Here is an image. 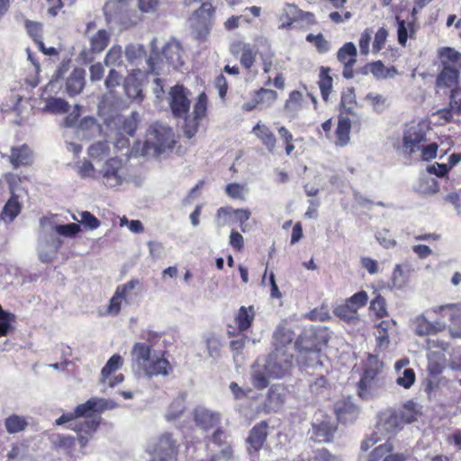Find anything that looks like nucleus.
<instances>
[{
	"mask_svg": "<svg viewBox=\"0 0 461 461\" xmlns=\"http://www.w3.org/2000/svg\"><path fill=\"white\" fill-rule=\"evenodd\" d=\"M115 405H77L74 411L63 413L55 420L58 426L64 425L84 417V421H78L75 426L68 425L67 428L77 433V439L81 448L87 446L101 424L100 412L112 409Z\"/></svg>",
	"mask_w": 461,
	"mask_h": 461,
	"instance_id": "obj_1",
	"label": "nucleus"
},
{
	"mask_svg": "<svg viewBox=\"0 0 461 461\" xmlns=\"http://www.w3.org/2000/svg\"><path fill=\"white\" fill-rule=\"evenodd\" d=\"M131 359L139 372L148 377L168 375L172 367L162 355L152 354L151 347L146 343L137 342L131 349Z\"/></svg>",
	"mask_w": 461,
	"mask_h": 461,
	"instance_id": "obj_2",
	"label": "nucleus"
},
{
	"mask_svg": "<svg viewBox=\"0 0 461 461\" xmlns=\"http://www.w3.org/2000/svg\"><path fill=\"white\" fill-rule=\"evenodd\" d=\"M99 182L108 188H117L133 180L131 166L119 157L105 159L98 166Z\"/></svg>",
	"mask_w": 461,
	"mask_h": 461,
	"instance_id": "obj_3",
	"label": "nucleus"
},
{
	"mask_svg": "<svg viewBox=\"0 0 461 461\" xmlns=\"http://www.w3.org/2000/svg\"><path fill=\"white\" fill-rule=\"evenodd\" d=\"M155 44L156 40L154 39L151 41L152 50L149 59L147 60L149 68L152 73L158 75L160 71L165 70L166 67L178 68L184 65L185 52L178 41L175 40L168 41L163 48L161 59L154 50Z\"/></svg>",
	"mask_w": 461,
	"mask_h": 461,
	"instance_id": "obj_4",
	"label": "nucleus"
},
{
	"mask_svg": "<svg viewBox=\"0 0 461 461\" xmlns=\"http://www.w3.org/2000/svg\"><path fill=\"white\" fill-rule=\"evenodd\" d=\"M174 144L175 139L171 128L156 122L147 131L144 151L147 155L158 157L172 149Z\"/></svg>",
	"mask_w": 461,
	"mask_h": 461,
	"instance_id": "obj_5",
	"label": "nucleus"
},
{
	"mask_svg": "<svg viewBox=\"0 0 461 461\" xmlns=\"http://www.w3.org/2000/svg\"><path fill=\"white\" fill-rule=\"evenodd\" d=\"M338 430V422L325 411L319 409L312 423L311 439L318 443H330Z\"/></svg>",
	"mask_w": 461,
	"mask_h": 461,
	"instance_id": "obj_6",
	"label": "nucleus"
},
{
	"mask_svg": "<svg viewBox=\"0 0 461 461\" xmlns=\"http://www.w3.org/2000/svg\"><path fill=\"white\" fill-rule=\"evenodd\" d=\"M178 447L173 434L165 432L149 447V461H176L179 452Z\"/></svg>",
	"mask_w": 461,
	"mask_h": 461,
	"instance_id": "obj_7",
	"label": "nucleus"
},
{
	"mask_svg": "<svg viewBox=\"0 0 461 461\" xmlns=\"http://www.w3.org/2000/svg\"><path fill=\"white\" fill-rule=\"evenodd\" d=\"M429 130V123L427 120L411 122L407 125L403 133L402 148L405 152L412 154L420 150L422 142L426 141V135Z\"/></svg>",
	"mask_w": 461,
	"mask_h": 461,
	"instance_id": "obj_8",
	"label": "nucleus"
},
{
	"mask_svg": "<svg viewBox=\"0 0 461 461\" xmlns=\"http://www.w3.org/2000/svg\"><path fill=\"white\" fill-rule=\"evenodd\" d=\"M214 8L210 3H203L190 19L192 32L196 39L203 41L208 36L212 25Z\"/></svg>",
	"mask_w": 461,
	"mask_h": 461,
	"instance_id": "obj_9",
	"label": "nucleus"
},
{
	"mask_svg": "<svg viewBox=\"0 0 461 461\" xmlns=\"http://www.w3.org/2000/svg\"><path fill=\"white\" fill-rule=\"evenodd\" d=\"M293 366L292 352L273 351L266 360L264 368L268 376L280 378L287 375Z\"/></svg>",
	"mask_w": 461,
	"mask_h": 461,
	"instance_id": "obj_10",
	"label": "nucleus"
},
{
	"mask_svg": "<svg viewBox=\"0 0 461 461\" xmlns=\"http://www.w3.org/2000/svg\"><path fill=\"white\" fill-rule=\"evenodd\" d=\"M140 121V116L137 112H132L129 116L122 117L115 116L113 119L106 121V126L110 130L111 133L116 131L117 135H122L123 133L132 136L138 127Z\"/></svg>",
	"mask_w": 461,
	"mask_h": 461,
	"instance_id": "obj_11",
	"label": "nucleus"
},
{
	"mask_svg": "<svg viewBox=\"0 0 461 461\" xmlns=\"http://www.w3.org/2000/svg\"><path fill=\"white\" fill-rule=\"evenodd\" d=\"M190 91L183 86H175L169 92V104L172 113L176 117L186 115L190 109Z\"/></svg>",
	"mask_w": 461,
	"mask_h": 461,
	"instance_id": "obj_12",
	"label": "nucleus"
},
{
	"mask_svg": "<svg viewBox=\"0 0 461 461\" xmlns=\"http://www.w3.org/2000/svg\"><path fill=\"white\" fill-rule=\"evenodd\" d=\"M123 365V358L119 354L113 355L101 370L100 382L109 387H114L122 383L124 376L122 374L112 376Z\"/></svg>",
	"mask_w": 461,
	"mask_h": 461,
	"instance_id": "obj_13",
	"label": "nucleus"
},
{
	"mask_svg": "<svg viewBox=\"0 0 461 461\" xmlns=\"http://www.w3.org/2000/svg\"><path fill=\"white\" fill-rule=\"evenodd\" d=\"M267 436L268 423L266 420H262L255 424L249 430V436L246 439L249 454H258L265 445Z\"/></svg>",
	"mask_w": 461,
	"mask_h": 461,
	"instance_id": "obj_14",
	"label": "nucleus"
},
{
	"mask_svg": "<svg viewBox=\"0 0 461 461\" xmlns=\"http://www.w3.org/2000/svg\"><path fill=\"white\" fill-rule=\"evenodd\" d=\"M230 49L234 55L240 53V64L248 72H251L253 74L252 77H254L257 74V71L253 70L252 68L256 61V56L258 53L257 48L252 46L250 43L236 41L230 45Z\"/></svg>",
	"mask_w": 461,
	"mask_h": 461,
	"instance_id": "obj_15",
	"label": "nucleus"
},
{
	"mask_svg": "<svg viewBox=\"0 0 461 461\" xmlns=\"http://www.w3.org/2000/svg\"><path fill=\"white\" fill-rule=\"evenodd\" d=\"M380 384L376 377V372L373 369L366 370L359 383L357 393L362 401H371L379 393Z\"/></svg>",
	"mask_w": 461,
	"mask_h": 461,
	"instance_id": "obj_16",
	"label": "nucleus"
},
{
	"mask_svg": "<svg viewBox=\"0 0 461 461\" xmlns=\"http://www.w3.org/2000/svg\"><path fill=\"white\" fill-rule=\"evenodd\" d=\"M309 98L314 104H316V98L314 96L310 95L304 96L299 91L291 92L285 104V115L290 120L294 119L298 115L299 112L306 106Z\"/></svg>",
	"mask_w": 461,
	"mask_h": 461,
	"instance_id": "obj_17",
	"label": "nucleus"
},
{
	"mask_svg": "<svg viewBox=\"0 0 461 461\" xmlns=\"http://www.w3.org/2000/svg\"><path fill=\"white\" fill-rule=\"evenodd\" d=\"M61 243L59 239L52 236L50 238H41L37 248L39 259L43 263L52 262L57 256Z\"/></svg>",
	"mask_w": 461,
	"mask_h": 461,
	"instance_id": "obj_18",
	"label": "nucleus"
},
{
	"mask_svg": "<svg viewBox=\"0 0 461 461\" xmlns=\"http://www.w3.org/2000/svg\"><path fill=\"white\" fill-rule=\"evenodd\" d=\"M294 332L284 325H278L273 334L274 351L292 352Z\"/></svg>",
	"mask_w": 461,
	"mask_h": 461,
	"instance_id": "obj_19",
	"label": "nucleus"
},
{
	"mask_svg": "<svg viewBox=\"0 0 461 461\" xmlns=\"http://www.w3.org/2000/svg\"><path fill=\"white\" fill-rule=\"evenodd\" d=\"M403 425L400 414L395 411H388L380 414L376 428L381 432L384 431L387 434H394L400 430Z\"/></svg>",
	"mask_w": 461,
	"mask_h": 461,
	"instance_id": "obj_20",
	"label": "nucleus"
},
{
	"mask_svg": "<svg viewBox=\"0 0 461 461\" xmlns=\"http://www.w3.org/2000/svg\"><path fill=\"white\" fill-rule=\"evenodd\" d=\"M413 330L417 336L434 335L445 330V323L431 322L424 315H419L412 321Z\"/></svg>",
	"mask_w": 461,
	"mask_h": 461,
	"instance_id": "obj_21",
	"label": "nucleus"
},
{
	"mask_svg": "<svg viewBox=\"0 0 461 461\" xmlns=\"http://www.w3.org/2000/svg\"><path fill=\"white\" fill-rule=\"evenodd\" d=\"M393 445L390 443L381 444L375 447L368 457V461H405L406 456L402 453H392Z\"/></svg>",
	"mask_w": 461,
	"mask_h": 461,
	"instance_id": "obj_22",
	"label": "nucleus"
},
{
	"mask_svg": "<svg viewBox=\"0 0 461 461\" xmlns=\"http://www.w3.org/2000/svg\"><path fill=\"white\" fill-rule=\"evenodd\" d=\"M8 158L12 166L17 168L19 167L31 165L33 160V155L29 146L23 144L13 147Z\"/></svg>",
	"mask_w": 461,
	"mask_h": 461,
	"instance_id": "obj_23",
	"label": "nucleus"
},
{
	"mask_svg": "<svg viewBox=\"0 0 461 461\" xmlns=\"http://www.w3.org/2000/svg\"><path fill=\"white\" fill-rule=\"evenodd\" d=\"M212 441L218 447H221V452L218 455H212L208 461H218L221 457L230 460L233 456L232 447L227 441L226 433L221 429H216L212 435Z\"/></svg>",
	"mask_w": 461,
	"mask_h": 461,
	"instance_id": "obj_24",
	"label": "nucleus"
},
{
	"mask_svg": "<svg viewBox=\"0 0 461 461\" xmlns=\"http://www.w3.org/2000/svg\"><path fill=\"white\" fill-rule=\"evenodd\" d=\"M142 77L143 73L140 70H137L126 77L124 89L129 98L142 100V88L139 80V77Z\"/></svg>",
	"mask_w": 461,
	"mask_h": 461,
	"instance_id": "obj_25",
	"label": "nucleus"
},
{
	"mask_svg": "<svg viewBox=\"0 0 461 461\" xmlns=\"http://www.w3.org/2000/svg\"><path fill=\"white\" fill-rule=\"evenodd\" d=\"M41 226L42 228L50 227L59 235L68 238L75 237L80 231V226L77 223L54 225L51 221L46 217L41 219Z\"/></svg>",
	"mask_w": 461,
	"mask_h": 461,
	"instance_id": "obj_26",
	"label": "nucleus"
},
{
	"mask_svg": "<svg viewBox=\"0 0 461 461\" xmlns=\"http://www.w3.org/2000/svg\"><path fill=\"white\" fill-rule=\"evenodd\" d=\"M459 71L454 67H442V70L437 77V86L439 87L457 86Z\"/></svg>",
	"mask_w": 461,
	"mask_h": 461,
	"instance_id": "obj_27",
	"label": "nucleus"
},
{
	"mask_svg": "<svg viewBox=\"0 0 461 461\" xmlns=\"http://www.w3.org/2000/svg\"><path fill=\"white\" fill-rule=\"evenodd\" d=\"M252 132L261 140L269 152L275 150L276 138L267 126L258 122L253 127Z\"/></svg>",
	"mask_w": 461,
	"mask_h": 461,
	"instance_id": "obj_28",
	"label": "nucleus"
},
{
	"mask_svg": "<svg viewBox=\"0 0 461 461\" xmlns=\"http://www.w3.org/2000/svg\"><path fill=\"white\" fill-rule=\"evenodd\" d=\"M110 146L107 140L95 141L87 148L88 157L95 163L104 161L109 158Z\"/></svg>",
	"mask_w": 461,
	"mask_h": 461,
	"instance_id": "obj_29",
	"label": "nucleus"
},
{
	"mask_svg": "<svg viewBox=\"0 0 461 461\" xmlns=\"http://www.w3.org/2000/svg\"><path fill=\"white\" fill-rule=\"evenodd\" d=\"M256 315L254 306H241L235 317V322L240 331H245L250 328Z\"/></svg>",
	"mask_w": 461,
	"mask_h": 461,
	"instance_id": "obj_30",
	"label": "nucleus"
},
{
	"mask_svg": "<svg viewBox=\"0 0 461 461\" xmlns=\"http://www.w3.org/2000/svg\"><path fill=\"white\" fill-rule=\"evenodd\" d=\"M85 85L84 71L75 69L67 79L66 89L69 95L79 94Z\"/></svg>",
	"mask_w": 461,
	"mask_h": 461,
	"instance_id": "obj_31",
	"label": "nucleus"
},
{
	"mask_svg": "<svg viewBox=\"0 0 461 461\" xmlns=\"http://www.w3.org/2000/svg\"><path fill=\"white\" fill-rule=\"evenodd\" d=\"M395 324V321H383L376 326L375 339L379 350L383 351L388 348L390 344L388 330Z\"/></svg>",
	"mask_w": 461,
	"mask_h": 461,
	"instance_id": "obj_32",
	"label": "nucleus"
},
{
	"mask_svg": "<svg viewBox=\"0 0 461 461\" xmlns=\"http://www.w3.org/2000/svg\"><path fill=\"white\" fill-rule=\"evenodd\" d=\"M336 414L335 420L342 424L353 423L358 416L357 405H342L333 411Z\"/></svg>",
	"mask_w": 461,
	"mask_h": 461,
	"instance_id": "obj_33",
	"label": "nucleus"
},
{
	"mask_svg": "<svg viewBox=\"0 0 461 461\" xmlns=\"http://www.w3.org/2000/svg\"><path fill=\"white\" fill-rule=\"evenodd\" d=\"M357 48L352 42L344 44L337 53L338 60L346 68H352L356 63Z\"/></svg>",
	"mask_w": 461,
	"mask_h": 461,
	"instance_id": "obj_34",
	"label": "nucleus"
},
{
	"mask_svg": "<svg viewBox=\"0 0 461 461\" xmlns=\"http://www.w3.org/2000/svg\"><path fill=\"white\" fill-rule=\"evenodd\" d=\"M351 122L347 117H339L336 129V145L346 146L350 140Z\"/></svg>",
	"mask_w": 461,
	"mask_h": 461,
	"instance_id": "obj_35",
	"label": "nucleus"
},
{
	"mask_svg": "<svg viewBox=\"0 0 461 461\" xmlns=\"http://www.w3.org/2000/svg\"><path fill=\"white\" fill-rule=\"evenodd\" d=\"M438 56L442 67H454L461 66V53L455 49L449 47H443L438 50Z\"/></svg>",
	"mask_w": 461,
	"mask_h": 461,
	"instance_id": "obj_36",
	"label": "nucleus"
},
{
	"mask_svg": "<svg viewBox=\"0 0 461 461\" xmlns=\"http://www.w3.org/2000/svg\"><path fill=\"white\" fill-rule=\"evenodd\" d=\"M194 420L197 425L207 429L219 422V417L205 409L196 408L194 411Z\"/></svg>",
	"mask_w": 461,
	"mask_h": 461,
	"instance_id": "obj_37",
	"label": "nucleus"
},
{
	"mask_svg": "<svg viewBox=\"0 0 461 461\" xmlns=\"http://www.w3.org/2000/svg\"><path fill=\"white\" fill-rule=\"evenodd\" d=\"M300 14L301 10L295 5L286 4L280 16V21H282L281 28H290L294 22L299 21Z\"/></svg>",
	"mask_w": 461,
	"mask_h": 461,
	"instance_id": "obj_38",
	"label": "nucleus"
},
{
	"mask_svg": "<svg viewBox=\"0 0 461 461\" xmlns=\"http://www.w3.org/2000/svg\"><path fill=\"white\" fill-rule=\"evenodd\" d=\"M76 171L81 178H92L99 180L98 167L87 159H83L76 164Z\"/></svg>",
	"mask_w": 461,
	"mask_h": 461,
	"instance_id": "obj_39",
	"label": "nucleus"
},
{
	"mask_svg": "<svg viewBox=\"0 0 461 461\" xmlns=\"http://www.w3.org/2000/svg\"><path fill=\"white\" fill-rule=\"evenodd\" d=\"M432 311L448 315L453 323L461 321V303L440 305L433 308Z\"/></svg>",
	"mask_w": 461,
	"mask_h": 461,
	"instance_id": "obj_40",
	"label": "nucleus"
},
{
	"mask_svg": "<svg viewBox=\"0 0 461 461\" xmlns=\"http://www.w3.org/2000/svg\"><path fill=\"white\" fill-rule=\"evenodd\" d=\"M5 425L8 433L14 434L24 430L28 422L24 417L13 414L5 419Z\"/></svg>",
	"mask_w": 461,
	"mask_h": 461,
	"instance_id": "obj_41",
	"label": "nucleus"
},
{
	"mask_svg": "<svg viewBox=\"0 0 461 461\" xmlns=\"http://www.w3.org/2000/svg\"><path fill=\"white\" fill-rule=\"evenodd\" d=\"M330 72L329 68H321L320 71L319 86L324 101H328L332 89V77L330 76Z\"/></svg>",
	"mask_w": 461,
	"mask_h": 461,
	"instance_id": "obj_42",
	"label": "nucleus"
},
{
	"mask_svg": "<svg viewBox=\"0 0 461 461\" xmlns=\"http://www.w3.org/2000/svg\"><path fill=\"white\" fill-rule=\"evenodd\" d=\"M312 336V331H306L302 334L295 342V347L298 348L300 352L305 351L309 353H312L313 355H317L320 348L317 344L314 342L308 341L309 339Z\"/></svg>",
	"mask_w": 461,
	"mask_h": 461,
	"instance_id": "obj_43",
	"label": "nucleus"
},
{
	"mask_svg": "<svg viewBox=\"0 0 461 461\" xmlns=\"http://www.w3.org/2000/svg\"><path fill=\"white\" fill-rule=\"evenodd\" d=\"M50 441L53 447L56 449L71 450L75 447L76 438L70 435L54 434Z\"/></svg>",
	"mask_w": 461,
	"mask_h": 461,
	"instance_id": "obj_44",
	"label": "nucleus"
},
{
	"mask_svg": "<svg viewBox=\"0 0 461 461\" xmlns=\"http://www.w3.org/2000/svg\"><path fill=\"white\" fill-rule=\"evenodd\" d=\"M20 203L16 197L12 196L5 205L1 213V218L4 221H12L20 213Z\"/></svg>",
	"mask_w": 461,
	"mask_h": 461,
	"instance_id": "obj_45",
	"label": "nucleus"
},
{
	"mask_svg": "<svg viewBox=\"0 0 461 461\" xmlns=\"http://www.w3.org/2000/svg\"><path fill=\"white\" fill-rule=\"evenodd\" d=\"M109 40L110 37L108 32L105 30H99L90 39L92 51L95 53L103 51L106 48Z\"/></svg>",
	"mask_w": 461,
	"mask_h": 461,
	"instance_id": "obj_46",
	"label": "nucleus"
},
{
	"mask_svg": "<svg viewBox=\"0 0 461 461\" xmlns=\"http://www.w3.org/2000/svg\"><path fill=\"white\" fill-rule=\"evenodd\" d=\"M68 108L69 104L64 99L51 97L46 100L43 110L51 113H65Z\"/></svg>",
	"mask_w": 461,
	"mask_h": 461,
	"instance_id": "obj_47",
	"label": "nucleus"
},
{
	"mask_svg": "<svg viewBox=\"0 0 461 461\" xmlns=\"http://www.w3.org/2000/svg\"><path fill=\"white\" fill-rule=\"evenodd\" d=\"M140 285L138 279H131L123 285H120L115 289L117 294L126 304L131 303V293Z\"/></svg>",
	"mask_w": 461,
	"mask_h": 461,
	"instance_id": "obj_48",
	"label": "nucleus"
},
{
	"mask_svg": "<svg viewBox=\"0 0 461 461\" xmlns=\"http://www.w3.org/2000/svg\"><path fill=\"white\" fill-rule=\"evenodd\" d=\"M255 97L258 104L270 106L277 99V93L272 89L260 88L255 92Z\"/></svg>",
	"mask_w": 461,
	"mask_h": 461,
	"instance_id": "obj_49",
	"label": "nucleus"
},
{
	"mask_svg": "<svg viewBox=\"0 0 461 461\" xmlns=\"http://www.w3.org/2000/svg\"><path fill=\"white\" fill-rule=\"evenodd\" d=\"M122 50L119 45H113L106 53L104 58V64L107 67L121 66L122 64Z\"/></svg>",
	"mask_w": 461,
	"mask_h": 461,
	"instance_id": "obj_50",
	"label": "nucleus"
},
{
	"mask_svg": "<svg viewBox=\"0 0 461 461\" xmlns=\"http://www.w3.org/2000/svg\"><path fill=\"white\" fill-rule=\"evenodd\" d=\"M201 121V119L195 118L192 114L186 115L183 125L184 135L192 139L196 134Z\"/></svg>",
	"mask_w": 461,
	"mask_h": 461,
	"instance_id": "obj_51",
	"label": "nucleus"
},
{
	"mask_svg": "<svg viewBox=\"0 0 461 461\" xmlns=\"http://www.w3.org/2000/svg\"><path fill=\"white\" fill-rule=\"evenodd\" d=\"M416 188L422 194H435L438 191V185L434 177L424 176L420 179Z\"/></svg>",
	"mask_w": 461,
	"mask_h": 461,
	"instance_id": "obj_52",
	"label": "nucleus"
},
{
	"mask_svg": "<svg viewBox=\"0 0 461 461\" xmlns=\"http://www.w3.org/2000/svg\"><path fill=\"white\" fill-rule=\"evenodd\" d=\"M125 56L128 61L134 63L146 56V51L141 44H130L125 48Z\"/></svg>",
	"mask_w": 461,
	"mask_h": 461,
	"instance_id": "obj_53",
	"label": "nucleus"
},
{
	"mask_svg": "<svg viewBox=\"0 0 461 461\" xmlns=\"http://www.w3.org/2000/svg\"><path fill=\"white\" fill-rule=\"evenodd\" d=\"M207 105L208 98L205 93L203 92L198 95L191 114L195 116V118L203 120L206 115Z\"/></svg>",
	"mask_w": 461,
	"mask_h": 461,
	"instance_id": "obj_54",
	"label": "nucleus"
},
{
	"mask_svg": "<svg viewBox=\"0 0 461 461\" xmlns=\"http://www.w3.org/2000/svg\"><path fill=\"white\" fill-rule=\"evenodd\" d=\"M73 219L90 230H95L100 226L99 220L87 211L79 212L78 216L73 215Z\"/></svg>",
	"mask_w": 461,
	"mask_h": 461,
	"instance_id": "obj_55",
	"label": "nucleus"
},
{
	"mask_svg": "<svg viewBox=\"0 0 461 461\" xmlns=\"http://www.w3.org/2000/svg\"><path fill=\"white\" fill-rule=\"evenodd\" d=\"M334 314L346 321H353L357 319V313L346 302L344 304L339 305L334 310Z\"/></svg>",
	"mask_w": 461,
	"mask_h": 461,
	"instance_id": "obj_56",
	"label": "nucleus"
},
{
	"mask_svg": "<svg viewBox=\"0 0 461 461\" xmlns=\"http://www.w3.org/2000/svg\"><path fill=\"white\" fill-rule=\"evenodd\" d=\"M248 189L246 185L239 183H230L225 186L226 194L232 199H244Z\"/></svg>",
	"mask_w": 461,
	"mask_h": 461,
	"instance_id": "obj_57",
	"label": "nucleus"
},
{
	"mask_svg": "<svg viewBox=\"0 0 461 461\" xmlns=\"http://www.w3.org/2000/svg\"><path fill=\"white\" fill-rule=\"evenodd\" d=\"M233 209L230 206L221 207L217 210L215 223L218 228H221L230 223Z\"/></svg>",
	"mask_w": 461,
	"mask_h": 461,
	"instance_id": "obj_58",
	"label": "nucleus"
},
{
	"mask_svg": "<svg viewBox=\"0 0 461 461\" xmlns=\"http://www.w3.org/2000/svg\"><path fill=\"white\" fill-rule=\"evenodd\" d=\"M370 311L374 312L377 318L387 316L388 312L384 298L378 294L374 300H372L370 303Z\"/></svg>",
	"mask_w": 461,
	"mask_h": 461,
	"instance_id": "obj_59",
	"label": "nucleus"
},
{
	"mask_svg": "<svg viewBox=\"0 0 461 461\" xmlns=\"http://www.w3.org/2000/svg\"><path fill=\"white\" fill-rule=\"evenodd\" d=\"M415 373L411 368H406L402 372H399L396 379L397 384L404 388H410L415 382Z\"/></svg>",
	"mask_w": 461,
	"mask_h": 461,
	"instance_id": "obj_60",
	"label": "nucleus"
},
{
	"mask_svg": "<svg viewBox=\"0 0 461 461\" xmlns=\"http://www.w3.org/2000/svg\"><path fill=\"white\" fill-rule=\"evenodd\" d=\"M306 40L307 41L313 43L320 53H325L330 50L329 41L325 40L323 35L321 33L317 35L310 33L306 36Z\"/></svg>",
	"mask_w": 461,
	"mask_h": 461,
	"instance_id": "obj_61",
	"label": "nucleus"
},
{
	"mask_svg": "<svg viewBox=\"0 0 461 461\" xmlns=\"http://www.w3.org/2000/svg\"><path fill=\"white\" fill-rule=\"evenodd\" d=\"M0 312V337H4L6 336L11 330V323L14 320V315L4 311L2 307Z\"/></svg>",
	"mask_w": 461,
	"mask_h": 461,
	"instance_id": "obj_62",
	"label": "nucleus"
},
{
	"mask_svg": "<svg viewBox=\"0 0 461 461\" xmlns=\"http://www.w3.org/2000/svg\"><path fill=\"white\" fill-rule=\"evenodd\" d=\"M407 276L402 267L396 265L392 275V285L397 289H402L407 285Z\"/></svg>",
	"mask_w": 461,
	"mask_h": 461,
	"instance_id": "obj_63",
	"label": "nucleus"
},
{
	"mask_svg": "<svg viewBox=\"0 0 461 461\" xmlns=\"http://www.w3.org/2000/svg\"><path fill=\"white\" fill-rule=\"evenodd\" d=\"M450 108L456 113H461V87L456 86L450 94Z\"/></svg>",
	"mask_w": 461,
	"mask_h": 461,
	"instance_id": "obj_64",
	"label": "nucleus"
}]
</instances>
